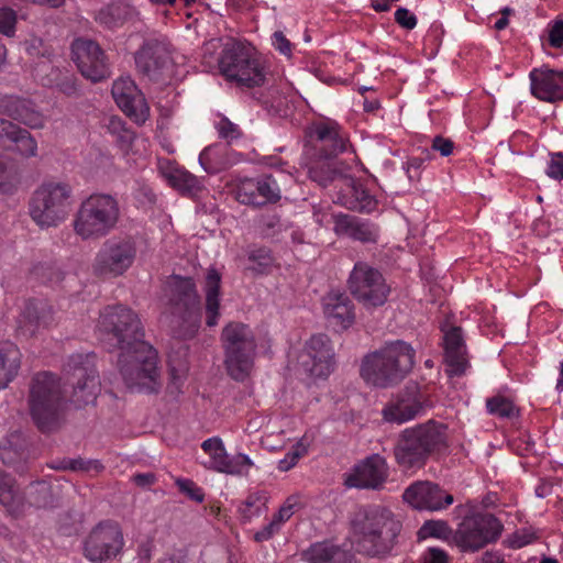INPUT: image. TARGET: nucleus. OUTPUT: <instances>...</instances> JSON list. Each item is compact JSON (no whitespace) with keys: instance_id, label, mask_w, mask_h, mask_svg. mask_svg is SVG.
Listing matches in <instances>:
<instances>
[{"instance_id":"393cba45","label":"nucleus","mask_w":563,"mask_h":563,"mask_svg":"<svg viewBox=\"0 0 563 563\" xmlns=\"http://www.w3.org/2000/svg\"><path fill=\"white\" fill-rule=\"evenodd\" d=\"M443 340L448 375L462 376L468 367V360L461 328L452 327L445 332Z\"/></svg>"},{"instance_id":"7ed1b4c3","label":"nucleus","mask_w":563,"mask_h":563,"mask_svg":"<svg viewBox=\"0 0 563 563\" xmlns=\"http://www.w3.org/2000/svg\"><path fill=\"white\" fill-rule=\"evenodd\" d=\"M356 545L371 558H384L398 544L401 522L391 510L379 505L358 508L351 519Z\"/></svg>"},{"instance_id":"6ab92c4d","label":"nucleus","mask_w":563,"mask_h":563,"mask_svg":"<svg viewBox=\"0 0 563 563\" xmlns=\"http://www.w3.org/2000/svg\"><path fill=\"white\" fill-rule=\"evenodd\" d=\"M280 197V188L272 175L245 179L241 181L236 189V199L243 205L254 207L275 203Z\"/></svg>"},{"instance_id":"dca6fc26","label":"nucleus","mask_w":563,"mask_h":563,"mask_svg":"<svg viewBox=\"0 0 563 563\" xmlns=\"http://www.w3.org/2000/svg\"><path fill=\"white\" fill-rule=\"evenodd\" d=\"M172 51L167 43L147 40L135 53V65L140 74L152 81H159L172 67Z\"/></svg>"},{"instance_id":"6e6552de","label":"nucleus","mask_w":563,"mask_h":563,"mask_svg":"<svg viewBox=\"0 0 563 563\" xmlns=\"http://www.w3.org/2000/svg\"><path fill=\"white\" fill-rule=\"evenodd\" d=\"M120 218L118 200L110 195H91L80 205L74 230L82 240L100 239L110 233Z\"/></svg>"},{"instance_id":"1a4fd4ad","label":"nucleus","mask_w":563,"mask_h":563,"mask_svg":"<svg viewBox=\"0 0 563 563\" xmlns=\"http://www.w3.org/2000/svg\"><path fill=\"white\" fill-rule=\"evenodd\" d=\"M220 73L239 86L253 88L262 86L265 73L253 48L240 42L231 41L224 44L218 58Z\"/></svg>"},{"instance_id":"5fc2aeb1","label":"nucleus","mask_w":563,"mask_h":563,"mask_svg":"<svg viewBox=\"0 0 563 563\" xmlns=\"http://www.w3.org/2000/svg\"><path fill=\"white\" fill-rule=\"evenodd\" d=\"M15 23V11L7 7L0 8V33L12 36L14 34Z\"/></svg>"},{"instance_id":"aec40b11","label":"nucleus","mask_w":563,"mask_h":563,"mask_svg":"<svg viewBox=\"0 0 563 563\" xmlns=\"http://www.w3.org/2000/svg\"><path fill=\"white\" fill-rule=\"evenodd\" d=\"M402 498L416 509L430 511L445 509L453 503L451 494L431 482L413 483L405 489Z\"/></svg>"},{"instance_id":"0e129e2a","label":"nucleus","mask_w":563,"mask_h":563,"mask_svg":"<svg viewBox=\"0 0 563 563\" xmlns=\"http://www.w3.org/2000/svg\"><path fill=\"white\" fill-rule=\"evenodd\" d=\"M549 43L552 47L563 45V21H556L549 30Z\"/></svg>"},{"instance_id":"864d4df0","label":"nucleus","mask_w":563,"mask_h":563,"mask_svg":"<svg viewBox=\"0 0 563 563\" xmlns=\"http://www.w3.org/2000/svg\"><path fill=\"white\" fill-rule=\"evenodd\" d=\"M219 136L231 142L241 137L240 128L231 122L228 118L222 117L216 125Z\"/></svg>"},{"instance_id":"9b49d317","label":"nucleus","mask_w":563,"mask_h":563,"mask_svg":"<svg viewBox=\"0 0 563 563\" xmlns=\"http://www.w3.org/2000/svg\"><path fill=\"white\" fill-rule=\"evenodd\" d=\"M347 287L351 295L365 309H374L386 303L390 286L383 274L366 262H356L350 273Z\"/></svg>"},{"instance_id":"c03bdc74","label":"nucleus","mask_w":563,"mask_h":563,"mask_svg":"<svg viewBox=\"0 0 563 563\" xmlns=\"http://www.w3.org/2000/svg\"><path fill=\"white\" fill-rule=\"evenodd\" d=\"M267 496L265 493L251 494L240 507L242 517L246 520L261 516L266 509Z\"/></svg>"},{"instance_id":"3c124183","label":"nucleus","mask_w":563,"mask_h":563,"mask_svg":"<svg viewBox=\"0 0 563 563\" xmlns=\"http://www.w3.org/2000/svg\"><path fill=\"white\" fill-rule=\"evenodd\" d=\"M12 115L15 120L21 121L31 129L35 126V113L32 109L27 108L24 100L14 101V111Z\"/></svg>"},{"instance_id":"a19ab883","label":"nucleus","mask_w":563,"mask_h":563,"mask_svg":"<svg viewBox=\"0 0 563 563\" xmlns=\"http://www.w3.org/2000/svg\"><path fill=\"white\" fill-rule=\"evenodd\" d=\"M104 126L110 134L115 136L121 148L130 147L135 139L134 132L128 129L125 122L117 115L109 117Z\"/></svg>"},{"instance_id":"c85d7f7f","label":"nucleus","mask_w":563,"mask_h":563,"mask_svg":"<svg viewBox=\"0 0 563 563\" xmlns=\"http://www.w3.org/2000/svg\"><path fill=\"white\" fill-rule=\"evenodd\" d=\"M159 169L168 185L183 196L194 197L202 189L197 176L170 162L161 164Z\"/></svg>"},{"instance_id":"2eb2a0df","label":"nucleus","mask_w":563,"mask_h":563,"mask_svg":"<svg viewBox=\"0 0 563 563\" xmlns=\"http://www.w3.org/2000/svg\"><path fill=\"white\" fill-rule=\"evenodd\" d=\"M70 49L71 60L84 78L96 84L110 77L108 56L96 41L87 37L75 38Z\"/></svg>"},{"instance_id":"e2e57ef3","label":"nucleus","mask_w":563,"mask_h":563,"mask_svg":"<svg viewBox=\"0 0 563 563\" xmlns=\"http://www.w3.org/2000/svg\"><path fill=\"white\" fill-rule=\"evenodd\" d=\"M273 45L285 56L291 55V43L286 38L282 31H276L273 34Z\"/></svg>"},{"instance_id":"e433bc0d","label":"nucleus","mask_w":563,"mask_h":563,"mask_svg":"<svg viewBox=\"0 0 563 563\" xmlns=\"http://www.w3.org/2000/svg\"><path fill=\"white\" fill-rule=\"evenodd\" d=\"M170 382L167 389L170 394L177 395L181 391V386L187 377L189 364L185 357L169 355L168 358Z\"/></svg>"},{"instance_id":"473e14b6","label":"nucleus","mask_w":563,"mask_h":563,"mask_svg":"<svg viewBox=\"0 0 563 563\" xmlns=\"http://www.w3.org/2000/svg\"><path fill=\"white\" fill-rule=\"evenodd\" d=\"M0 137H8L14 142L16 151L23 156L29 157L35 154V142L31 133L4 119H0Z\"/></svg>"},{"instance_id":"8fccbe9b","label":"nucleus","mask_w":563,"mask_h":563,"mask_svg":"<svg viewBox=\"0 0 563 563\" xmlns=\"http://www.w3.org/2000/svg\"><path fill=\"white\" fill-rule=\"evenodd\" d=\"M176 485L180 493L186 495L191 500H195L197 503H202L205 499V494L200 487L197 486V484L188 478H177Z\"/></svg>"},{"instance_id":"4be33fe9","label":"nucleus","mask_w":563,"mask_h":563,"mask_svg":"<svg viewBox=\"0 0 563 563\" xmlns=\"http://www.w3.org/2000/svg\"><path fill=\"white\" fill-rule=\"evenodd\" d=\"M422 404L418 386L408 385L383 409V417L388 422L400 424L419 416L423 410Z\"/></svg>"},{"instance_id":"79ce46f5","label":"nucleus","mask_w":563,"mask_h":563,"mask_svg":"<svg viewBox=\"0 0 563 563\" xmlns=\"http://www.w3.org/2000/svg\"><path fill=\"white\" fill-rule=\"evenodd\" d=\"M129 13V8L123 2H113L101 9L98 13V21L109 27H114L122 23Z\"/></svg>"},{"instance_id":"72a5a7b5","label":"nucleus","mask_w":563,"mask_h":563,"mask_svg":"<svg viewBox=\"0 0 563 563\" xmlns=\"http://www.w3.org/2000/svg\"><path fill=\"white\" fill-rule=\"evenodd\" d=\"M20 351L10 343H0V389L5 388L20 368Z\"/></svg>"},{"instance_id":"603ef678","label":"nucleus","mask_w":563,"mask_h":563,"mask_svg":"<svg viewBox=\"0 0 563 563\" xmlns=\"http://www.w3.org/2000/svg\"><path fill=\"white\" fill-rule=\"evenodd\" d=\"M16 492L13 479L4 473H0V504L10 506L15 499Z\"/></svg>"},{"instance_id":"c9c22d12","label":"nucleus","mask_w":563,"mask_h":563,"mask_svg":"<svg viewBox=\"0 0 563 563\" xmlns=\"http://www.w3.org/2000/svg\"><path fill=\"white\" fill-rule=\"evenodd\" d=\"M227 147L214 144L206 147L199 155V163L208 174H218L229 166V161L224 157Z\"/></svg>"},{"instance_id":"4c0bfd02","label":"nucleus","mask_w":563,"mask_h":563,"mask_svg":"<svg viewBox=\"0 0 563 563\" xmlns=\"http://www.w3.org/2000/svg\"><path fill=\"white\" fill-rule=\"evenodd\" d=\"M20 184V174L14 163L7 156H0V192L12 194Z\"/></svg>"},{"instance_id":"c756f323","label":"nucleus","mask_w":563,"mask_h":563,"mask_svg":"<svg viewBox=\"0 0 563 563\" xmlns=\"http://www.w3.org/2000/svg\"><path fill=\"white\" fill-rule=\"evenodd\" d=\"M221 274L209 267L203 283L206 324L210 328L218 324L220 317Z\"/></svg>"},{"instance_id":"bf43d9fd","label":"nucleus","mask_w":563,"mask_h":563,"mask_svg":"<svg viewBox=\"0 0 563 563\" xmlns=\"http://www.w3.org/2000/svg\"><path fill=\"white\" fill-rule=\"evenodd\" d=\"M395 21L406 30H412L417 25V18L406 8H398L395 12Z\"/></svg>"},{"instance_id":"6e6d98bb","label":"nucleus","mask_w":563,"mask_h":563,"mask_svg":"<svg viewBox=\"0 0 563 563\" xmlns=\"http://www.w3.org/2000/svg\"><path fill=\"white\" fill-rule=\"evenodd\" d=\"M545 174L555 180H563V153H550V161Z\"/></svg>"},{"instance_id":"052dcab7","label":"nucleus","mask_w":563,"mask_h":563,"mask_svg":"<svg viewBox=\"0 0 563 563\" xmlns=\"http://www.w3.org/2000/svg\"><path fill=\"white\" fill-rule=\"evenodd\" d=\"M305 449H301L299 445L291 451H289L286 456L278 462V470L282 472H287L291 467H294L300 456L303 454Z\"/></svg>"},{"instance_id":"412c9836","label":"nucleus","mask_w":563,"mask_h":563,"mask_svg":"<svg viewBox=\"0 0 563 563\" xmlns=\"http://www.w3.org/2000/svg\"><path fill=\"white\" fill-rule=\"evenodd\" d=\"M388 466L379 454H373L355 465L353 473L345 479V485L362 489H378L386 482Z\"/></svg>"},{"instance_id":"cd10ccee","label":"nucleus","mask_w":563,"mask_h":563,"mask_svg":"<svg viewBox=\"0 0 563 563\" xmlns=\"http://www.w3.org/2000/svg\"><path fill=\"white\" fill-rule=\"evenodd\" d=\"M323 312L327 319L343 329L354 323V305L343 292H330L323 298Z\"/></svg>"},{"instance_id":"f704fd0d","label":"nucleus","mask_w":563,"mask_h":563,"mask_svg":"<svg viewBox=\"0 0 563 563\" xmlns=\"http://www.w3.org/2000/svg\"><path fill=\"white\" fill-rule=\"evenodd\" d=\"M344 184L347 187V208L360 212H371L375 209L376 199L353 177H344Z\"/></svg>"},{"instance_id":"39448f33","label":"nucleus","mask_w":563,"mask_h":563,"mask_svg":"<svg viewBox=\"0 0 563 563\" xmlns=\"http://www.w3.org/2000/svg\"><path fill=\"white\" fill-rule=\"evenodd\" d=\"M165 296L173 335L180 340L195 338L201 325L202 308L194 278L172 275L165 284Z\"/></svg>"},{"instance_id":"49530a36","label":"nucleus","mask_w":563,"mask_h":563,"mask_svg":"<svg viewBox=\"0 0 563 563\" xmlns=\"http://www.w3.org/2000/svg\"><path fill=\"white\" fill-rule=\"evenodd\" d=\"M452 530L449 525L443 520H427L418 530V538L423 540L427 538H443L446 539Z\"/></svg>"},{"instance_id":"09e8293b","label":"nucleus","mask_w":563,"mask_h":563,"mask_svg":"<svg viewBox=\"0 0 563 563\" xmlns=\"http://www.w3.org/2000/svg\"><path fill=\"white\" fill-rule=\"evenodd\" d=\"M260 228L265 238H274L283 231L284 224L279 216L266 214L260 219Z\"/></svg>"},{"instance_id":"a18cd8bd","label":"nucleus","mask_w":563,"mask_h":563,"mask_svg":"<svg viewBox=\"0 0 563 563\" xmlns=\"http://www.w3.org/2000/svg\"><path fill=\"white\" fill-rule=\"evenodd\" d=\"M486 407L489 413L500 418H514L518 416V409L512 401L503 396H495L487 399Z\"/></svg>"},{"instance_id":"680f3d73","label":"nucleus","mask_w":563,"mask_h":563,"mask_svg":"<svg viewBox=\"0 0 563 563\" xmlns=\"http://www.w3.org/2000/svg\"><path fill=\"white\" fill-rule=\"evenodd\" d=\"M58 89L66 96H77L79 93L78 79L74 75H67L57 84Z\"/></svg>"},{"instance_id":"7c9ffc66","label":"nucleus","mask_w":563,"mask_h":563,"mask_svg":"<svg viewBox=\"0 0 563 563\" xmlns=\"http://www.w3.org/2000/svg\"><path fill=\"white\" fill-rule=\"evenodd\" d=\"M301 558L308 563H352L349 551L327 541L312 543Z\"/></svg>"},{"instance_id":"2f4dec72","label":"nucleus","mask_w":563,"mask_h":563,"mask_svg":"<svg viewBox=\"0 0 563 563\" xmlns=\"http://www.w3.org/2000/svg\"><path fill=\"white\" fill-rule=\"evenodd\" d=\"M26 456V441L21 431L10 433L0 444L1 461L9 466H14L19 473L25 470L23 462Z\"/></svg>"},{"instance_id":"4468645a","label":"nucleus","mask_w":563,"mask_h":563,"mask_svg":"<svg viewBox=\"0 0 563 563\" xmlns=\"http://www.w3.org/2000/svg\"><path fill=\"white\" fill-rule=\"evenodd\" d=\"M71 189L63 183H44L37 188V227L56 228L65 221Z\"/></svg>"},{"instance_id":"bb28decb","label":"nucleus","mask_w":563,"mask_h":563,"mask_svg":"<svg viewBox=\"0 0 563 563\" xmlns=\"http://www.w3.org/2000/svg\"><path fill=\"white\" fill-rule=\"evenodd\" d=\"M307 352L312 360L311 374L317 377L328 376L334 364V352L328 335H312L307 342Z\"/></svg>"},{"instance_id":"f3484780","label":"nucleus","mask_w":563,"mask_h":563,"mask_svg":"<svg viewBox=\"0 0 563 563\" xmlns=\"http://www.w3.org/2000/svg\"><path fill=\"white\" fill-rule=\"evenodd\" d=\"M118 107L135 123L143 124L150 117V108L141 90L130 77L117 79L111 89Z\"/></svg>"},{"instance_id":"13d9d810","label":"nucleus","mask_w":563,"mask_h":563,"mask_svg":"<svg viewBox=\"0 0 563 563\" xmlns=\"http://www.w3.org/2000/svg\"><path fill=\"white\" fill-rule=\"evenodd\" d=\"M431 150L439 152L441 156L446 157L453 153L454 142L442 135H435L431 142Z\"/></svg>"},{"instance_id":"f257e3e1","label":"nucleus","mask_w":563,"mask_h":563,"mask_svg":"<svg viewBox=\"0 0 563 563\" xmlns=\"http://www.w3.org/2000/svg\"><path fill=\"white\" fill-rule=\"evenodd\" d=\"M65 383L48 372L37 373V429L58 430L66 420L67 407L82 409L95 405L101 390L95 354H73L64 367Z\"/></svg>"},{"instance_id":"4d7b16f0","label":"nucleus","mask_w":563,"mask_h":563,"mask_svg":"<svg viewBox=\"0 0 563 563\" xmlns=\"http://www.w3.org/2000/svg\"><path fill=\"white\" fill-rule=\"evenodd\" d=\"M40 276L45 284H58L64 278V273L55 265H41Z\"/></svg>"},{"instance_id":"a878e982","label":"nucleus","mask_w":563,"mask_h":563,"mask_svg":"<svg viewBox=\"0 0 563 563\" xmlns=\"http://www.w3.org/2000/svg\"><path fill=\"white\" fill-rule=\"evenodd\" d=\"M333 230L336 235L347 236L362 243H376L379 235L375 224L344 213L334 216Z\"/></svg>"},{"instance_id":"de8ad7c7","label":"nucleus","mask_w":563,"mask_h":563,"mask_svg":"<svg viewBox=\"0 0 563 563\" xmlns=\"http://www.w3.org/2000/svg\"><path fill=\"white\" fill-rule=\"evenodd\" d=\"M64 470H70L74 472H90L95 471L97 473L103 470V465L98 460H85L82 457L69 459L63 462Z\"/></svg>"},{"instance_id":"69168bd1","label":"nucleus","mask_w":563,"mask_h":563,"mask_svg":"<svg viewBox=\"0 0 563 563\" xmlns=\"http://www.w3.org/2000/svg\"><path fill=\"white\" fill-rule=\"evenodd\" d=\"M534 538V533L529 532L527 530H519L516 533H514L510 544L512 548L519 549L532 542Z\"/></svg>"},{"instance_id":"0eeeda50","label":"nucleus","mask_w":563,"mask_h":563,"mask_svg":"<svg viewBox=\"0 0 563 563\" xmlns=\"http://www.w3.org/2000/svg\"><path fill=\"white\" fill-rule=\"evenodd\" d=\"M228 375L236 380H246L253 368L257 343L252 329L239 321L225 324L220 334Z\"/></svg>"},{"instance_id":"20e7f679","label":"nucleus","mask_w":563,"mask_h":563,"mask_svg":"<svg viewBox=\"0 0 563 563\" xmlns=\"http://www.w3.org/2000/svg\"><path fill=\"white\" fill-rule=\"evenodd\" d=\"M415 355L412 346L402 340L387 342L364 356L360 368L361 376L375 387H391L412 371Z\"/></svg>"},{"instance_id":"37998d69","label":"nucleus","mask_w":563,"mask_h":563,"mask_svg":"<svg viewBox=\"0 0 563 563\" xmlns=\"http://www.w3.org/2000/svg\"><path fill=\"white\" fill-rule=\"evenodd\" d=\"M247 260L254 264L251 268L260 274L268 273L275 262L272 251L265 246L251 250Z\"/></svg>"},{"instance_id":"a211bd4d","label":"nucleus","mask_w":563,"mask_h":563,"mask_svg":"<svg viewBox=\"0 0 563 563\" xmlns=\"http://www.w3.org/2000/svg\"><path fill=\"white\" fill-rule=\"evenodd\" d=\"M201 449L210 456L205 466L221 473L246 475L253 465L251 459L242 453L230 457L220 438L214 437L202 442Z\"/></svg>"},{"instance_id":"774afa93","label":"nucleus","mask_w":563,"mask_h":563,"mask_svg":"<svg viewBox=\"0 0 563 563\" xmlns=\"http://www.w3.org/2000/svg\"><path fill=\"white\" fill-rule=\"evenodd\" d=\"M423 563H448V555L443 550L430 548L423 555Z\"/></svg>"},{"instance_id":"f03ea898","label":"nucleus","mask_w":563,"mask_h":563,"mask_svg":"<svg viewBox=\"0 0 563 563\" xmlns=\"http://www.w3.org/2000/svg\"><path fill=\"white\" fill-rule=\"evenodd\" d=\"M99 330L120 353L118 367L132 391H157V352L144 340L139 316L122 305L109 306L100 313Z\"/></svg>"},{"instance_id":"5701e85b","label":"nucleus","mask_w":563,"mask_h":563,"mask_svg":"<svg viewBox=\"0 0 563 563\" xmlns=\"http://www.w3.org/2000/svg\"><path fill=\"white\" fill-rule=\"evenodd\" d=\"M312 140L320 158L324 159L338 156L347 146V139L341 133L340 126L335 122L318 124Z\"/></svg>"},{"instance_id":"ea45409f","label":"nucleus","mask_w":563,"mask_h":563,"mask_svg":"<svg viewBox=\"0 0 563 563\" xmlns=\"http://www.w3.org/2000/svg\"><path fill=\"white\" fill-rule=\"evenodd\" d=\"M308 174L311 180L324 188L335 180H342L344 183L345 177L340 170L332 167L329 163H319L311 166Z\"/></svg>"},{"instance_id":"58836bf2","label":"nucleus","mask_w":563,"mask_h":563,"mask_svg":"<svg viewBox=\"0 0 563 563\" xmlns=\"http://www.w3.org/2000/svg\"><path fill=\"white\" fill-rule=\"evenodd\" d=\"M62 499V486L45 481H37V507L55 508Z\"/></svg>"},{"instance_id":"338daca9","label":"nucleus","mask_w":563,"mask_h":563,"mask_svg":"<svg viewBox=\"0 0 563 563\" xmlns=\"http://www.w3.org/2000/svg\"><path fill=\"white\" fill-rule=\"evenodd\" d=\"M280 527L272 519L262 530L254 534V539L257 542L269 540L275 533L279 531Z\"/></svg>"},{"instance_id":"423d86ee","label":"nucleus","mask_w":563,"mask_h":563,"mask_svg":"<svg viewBox=\"0 0 563 563\" xmlns=\"http://www.w3.org/2000/svg\"><path fill=\"white\" fill-rule=\"evenodd\" d=\"M446 448V427L429 420L402 430L395 444L394 455L402 468H421L431 455Z\"/></svg>"},{"instance_id":"b1692460","label":"nucleus","mask_w":563,"mask_h":563,"mask_svg":"<svg viewBox=\"0 0 563 563\" xmlns=\"http://www.w3.org/2000/svg\"><path fill=\"white\" fill-rule=\"evenodd\" d=\"M531 93L539 100L555 102L563 99V73L533 69L529 75Z\"/></svg>"},{"instance_id":"ddd939ff","label":"nucleus","mask_w":563,"mask_h":563,"mask_svg":"<svg viewBox=\"0 0 563 563\" xmlns=\"http://www.w3.org/2000/svg\"><path fill=\"white\" fill-rule=\"evenodd\" d=\"M503 523L494 515L476 512L467 516L454 533L456 545L463 551H478L495 542L501 534Z\"/></svg>"},{"instance_id":"f8f14e48","label":"nucleus","mask_w":563,"mask_h":563,"mask_svg":"<svg viewBox=\"0 0 563 563\" xmlns=\"http://www.w3.org/2000/svg\"><path fill=\"white\" fill-rule=\"evenodd\" d=\"M124 537L120 525L103 520L96 525L82 542V554L91 563H110L121 554Z\"/></svg>"},{"instance_id":"9d476101","label":"nucleus","mask_w":563,"mask_h":563,"mask_svg":"<svg viewBox=\"0 0 563 563\" xmlns=\"http://www.w3.org/2000/svg\"><path fill=\"white\" fill-rule=\"evenodd\" d=\"M136 254V243L131 238L108 239L97 252L91 272L102 279L120 277L132 267Z\"/></svg>"}]
</instances>
